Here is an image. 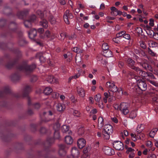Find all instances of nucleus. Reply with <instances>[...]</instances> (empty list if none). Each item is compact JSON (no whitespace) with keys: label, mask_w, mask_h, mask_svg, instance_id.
<instances>
[{"label":"nucleus","mask_w":158,"mask_h":158,"mask_svg":"<svg viewBox=\"0 0 158 158\" xmlns=\"http://www.w3.org/2000/svg\"><path fill=\"white\" fill-rule=\"evenodd\" d=\"M135 71L136 72L137 74L139 75V77L137 76L138 77V79H140V77H141L146 79L149 82L154 86H158L157 83L153 80L154 79H155L156 78L152 73H147L144 71L139 67L136 68Z\"/></svg>","instance_id":"nucleus-1"},{"label":"nucleus","mask_w":158,"mask_h":158,"mask_svg":"<svg viewBox=\"0 0 158 158\" xmlns=\"http://www.w3.org/2000/svg\"><path fill=\"white\" fill-rule=\"evenodd\" d=\"M113 131L112 126L109 124H106L102 131V137L105 139H108L110 138V135L112 133Z\"/></svg>","instance_id":"nucleus-2"},{"label":"nucleus","mask_w":158,"mask_h":158,"mask_svg":"<svg viewBox=\"0 0 158 158\" xmlns=\"http://www.w3.org/2000/svg\"><path fill=\"white\" fill-rule=\"evenodd\" d=\"M106 87L109 89V90L113 92L119 93L120 95L123 94V91L121 89H118L117 87L115 85L114 82L113 81H108L106 84Z\"/></svg>","instance_id":"nucleus-3"},{"label":"nucleus","mask_w":158,"mask_h":158,"mask_svg":"<svg viewBox=\"0 0 158 158\" xmlns=\"http://www.w3.org/2000/svg\"><path fill=\"white\" fill-rule=\"evenodd\" d=\"M129 105L126 102H122L119 106H117V109L121 111L122 113L124 115L127 114L129 112L128 108Z\"/></svg>","instance_id":"nucleus-4"},{"label":"nucleus","mask_w":158,"mask_h":158,"mask_svg":"<svg viewBox=\"0 0 158 158\" xmlns=\"http://www.w3.org/2000/svg\"><path fill=\"white\" fill-rule=\"evenodd\" d=\"M36 66L35 64H32L31 65H27L26 64H24L19 66L18 69L19 71L25 70L26 72H31L35 69Z\"/></svg>","instance_id":"nucleus-5"},{"label":"nucleus","mask_w":158,"mask_h":158,"mask_svg":"<svg viewBox=\"0 0 158 158\" xmlns=\"http://www.w3.org/2000/svg\"><path fill=\"white\" fill-rule=\"evenodd\" d=\"M31 87L30 86L27 85L24 88L22 93V95L23 97H27L28 99V103L30 105L31 103V99L28 96L29 93L31 91Z\"/></svg>","instance_id":"nucleus-6"},{"label":"nucleus","mask_w":158,"mask_h":158,"mask_svg":"<svg viewBox=\"0 0 158 158\" xmlns=\"http://www.w3.org/2000/svg\"><path fill=\"white\" fill-rule=\"evenodd\" d=\"M138 77L137 76H135V79L137 81V85L138 88L142 91H145L147 88V85L144 81L137 79Z\"/></svg>","instance_id":"nucleus-7"},{"label":"nucleus","mask_w":158,"mask_h":158,"mask_svg":"<svg viewBox=\"0 0 158 158\" xmlns=\"http://www.w3.org/2000/svg\"><path fill=\"white\" fill-rule=\"evenodd\" d=\"M73 16L72 13L70 12L68 10H67L64 15V19L65 22L67 24H69L70 23L69 19H72Z\"/></svg>","instance_id":"nucleus-8"},{"label":"nucleus","mask_w":158,"mask_h":158,"mask_svg":"<svg viewBox=\"0 0 158 158\" xmlns=\"http://www.w3.org/2000/svg\"><path fill=\"white\" fill-rule=\"evenodd\" d=\"M114 148L118 150H122L124 148L123 143L120 141H114L113 143Z\"/></svg>","instance_id":"nucleus-9"},{"label":"nucleus","mask_w":158,"mask_h":158,"mask_svg":"<svg viewBox=\"0 0 158 158\" xmlns=\"http://www.w3.org/2000/svg\"><path fill=\"white\" fill-rule=\"evenodd\" d=\"M102 149L106 155L111 156L114 154V150L108 147L104 146Z\"/></svg>","instance_id":"nucleus-10"},{"label":"nucleus","mask_w":158,"mask_h":158,"mask_svg":"<svg viewBox=\"0 0 158 158\" xmlns=\"http://www.w3.org/2000/svg\"><path fill=\"white\" fill-rule=\"evenodd\" d=\"M140 64L145 70L150 71H152V67L147 60H144V61L140 62Z\"/></svg>","instance_id":"nucleus-11"},{"label":"nucleus","mask_w":158,"mask_h":158,"mask_svg":"<svg viewBox=\"0 0 158 158\" xmlns=\"http://www.w3.org/2000/svg\"><path fill=\"white\" fill-rule=\"evenodd\" d=\"M127 63L128 66L132 69L135 71L138 67L135 66V62L132 59L128 58L127 60Z\"/></svg>","instance_id":"nucleus-12"},{"label":"nucleus","mask_w":158,"mask_h":158,"mask_svg":"<svg viewBox=\"0 0 158 158\" xmlns=\"http://www.w3.org/2000/svg\"><path fill=\"white\" fill-rule=\"evenodd\" d=\"M59 154L61 156H63L66 155L67 148L63 144H60L59 146Z\"/></svg>","instance_id":"nucleus-13"},{"label":"nucleus","mask_w":158,"mask_h":158,"mask_svg":"<svg viewBox=\"0 0 158 158\" xmlns=\"http://www.w3.org/2000/svg\"><path fill=\"white\" fill-rule=\"evenodd\" d=\"M110 14L113 16H116L117 15H122V12L120 10H118L115 7L113 6L110 8Z\"/></svg>","instance_id":"nucleus-14"},{"label":"nucleus","mask_w":158,"mask_h":158,"mask_svg":"<svg viewBox=\"0 0 158 158\" xmlns=\"http://www.w3.org/2000/svg\"><path fill=\"white\" fill-rule=\"evenodd\" d=\"M77 144L79 148L80 149L82 148L85 146L86 141L84 139L81 138L78 140Z\"/></svg>","instance_id":"nucleus-15"},{"label":"nucleus","mask_w":158,"mask_h":158,"mask_svg":"<svg viewBox=\"0 0 158 158\" xmlns=\"http://www.w3.org/2000/svg\"><path fill=\"white\" fill-rule=\"evenodd\" d=\"M77 92L79 96L83 98L85 96V91L84 89L80 87H77Z\"/></svg>","instance_id":"nucleus-16"},{"label":"nucleus","mask_w":158,"mask_h":158,"mask_svg":"<svg viewBox=\"0 0 158 158\" xmlns=\"http://www.w3.org/2000/svg\"><path fill=\"white\" fill-rule=\"evenodd\" d=\"M47 81L51 83H57L58 80L53 76H48L47 78Z\"/></svg>","instance_id":"nucleus-17"},{"label":"nucleus","mask_w":158,"mask_h":158,"mask_svg":"<svg viewBox=\"0 0 158 158\" xmlns=\"http://www.w3.org/2000/svg\"><path fill=\"white\" fill-rule=\"evenodd\" d=\"M71 154L72 156H73L77 158L79 156V152L77 148L76 147H74L71 150Z\"/></svg>","instance_id":"nucleus-18"},{"label":"nucleus","mask_w":158,"mask_h":158,"mask_svg":"<svg viewBox=\"0 0 158 158\" xmlns=\"http://www.w3.org/2000/svg\"><path fill=\"white\" fill-rule=\"evenodd\" d=\"M37 31L35 29H31L29 32V38L31 39H33L36 35Z\"/></svg>","instance_id":"nucleus-19"},{"label":"nucleus","mask_w":158,"mask_h":158,"mask_svg":"<svg viewBox=\"0 0 158 158\" xmlns=\"http://www.w3.org/2000/svg\"><path fill=\"white\" fill-rule=\"evenodd\" d=\"M104 125L103 119L102 117H99L98 120V127L101 129Z\"/></svg>","instance_id":"nucleus-20"},{"label":"nucleus","mask_w":158,"mask_h":158,"mask_svg":"<svg viewBox=\"0 0 158 158\" xmlns=\"http://www.w3.org/2000/svg\"><path fill=\"white\" fill-rule=\"evenodd\" d=\"M69 129V127L67 125H63L61 127V130L63 133H68L70 134L71 133V132Z\"/></svg>","instance_id":"nucleus-21"},{"label":"nucleus","mask_w":158,"mask_h":158,"mask_svg":"<svg viewBox=\"0 0 158 158\" xmlns=\"http://www.w3.org/2000/svg\"><path fill=\"white\" fill-rule=\"evenodd\" d=\"M28 11L27 10H25L23 11H19L17 15L19 18L22 19L24 15L27 13Z\"/></svg>","instance_id":"nucleus-22"},{"label":"nucleus","mask_w":158,"mask_h":158,"mask_svg":"<svg viewBox=\"0 0 158 158\" xmlns=\"http://www.w3.org/2000/svg\"><path fill=\"white\" fill-rule=\"evenodd\" d=\"M148 44L150 47L154 48L158 46V44L152 40L148 41Z\"/></svg>","instance_id":"nucleus-23"},{"label":"nucleus","mask_w":158,"mask_h":158,"mask_svg":"<svg viewBox=\"0 0 158 158\" xmlns=\"http://www.w3.org/2000/svg\"><path fill=\"white\" fill-rule=\"evenodd\" d=\"M65 106L64 104L59 103L56 105V109L59 111H61L65 109Z\"/></svg>","instance_id":"nucleus-24"},{"label":"nucleus","mask_w":158,"mask_h":158,"mask_svg":"<svg viewBox=\"0 0 158 158\" xmlns=\"http://www.w3.org/2000/svg\"><path fill=\"white\" fill-rule=\"evenodd\" d=\"M65 141L67 144H70L73 143V139L70 136H66L65 138Z\"/></svg>","instance_id":"nucleus-25"},{"label":"nucleus","mask_w":158,"mask_h":158,"mask_svg":"<svg viewBox=\"0 0 158 158\" xmlns=\"http://www.w3.org/2000/svg\"><path fill=\"white\" fill-rule=\"evenodd\" d=\"M131 136L132 139L134 141H136L137 139H141L140 135L138 133L136 135L135 134L131 133Z\"/></svg>","instance_id":"nucleus-26"},{"label":"nucleus","mask_w":158,"mask_h":158,"mask_svg":"<svg viewBox=\"0 0 158 158\" xmlns=\"http://www.w3.org/2000/svg\"><path fill=\"white\" fill-rule=\"evenodd\" d=\"M103 54L105 56L107 57H110L112 56V52L109 49L104 51Z\"/></svg>","instance_id":"nucleus-27"},{"label":"nucleus","mask_w":158,"mask_h":158,"mask_svg":"<svg viewBox=\"0 0 158 158\" xmlns=\"http://www.w3.org/2000/svg\"><path fill=\"white\" fill-rule=\"evenodd\" d=\"M52 91V89L49 87H47L44 90V93L46 95H48Z\"/></svg>","instance_id":"nucleus-28"},{"label":"nucleus","mask_w":158,"mask_h":158,"mask_svg":"<svg viewBox=\"0 0 158 158\" xmlns=\"http://www.w3.org/2000/svg\"><path fill=\"white\" fill-rule=\"evenodd\" d=\"M48 23L47 21L45 19L42 20L40 22V25L45 28H46L48 27Z\"/></svg>","instance_id":"nucleus-29"},{"label":"nucleus","mask_w":158,"mask_h":158,"mask_svg":"<svg viewBox=\"0 0 158 158\" xmlns=\"http://www.w3.org/2000/svg\"><path fill=\"white\" fill-rule=\"evenodd\" d=\"M136 116V111L135 110H133L131 112L129 115L130 117L134 119Z\"/></svg>","instance_id":"nucleus-30"},{"label":"nucleus","mask_w":158,"mask_h":158,"mask_svg":"<svg viewBox=\"0 0 158 158\" xmlns=\"http://www.w3.org/2000/svg\"><path fill=\"white\" fill-rule=\"evenodd\" d=\"M157 130L158 129L157 128H155L152 129L149 135L150 137L152 138H153Z\"/></svg>","instance_id":"nucleus-31"},{"label":"nucleus","mask_w":158,"mask_h":158,"mask_svg":"<svg viewBox=\"0 0 158 158\" xmlns=\"http://www.w3.org/2000/svg\"><path fill=\"white\" fill-rule=\"evenodd\" d=\"M59 130H55L54 134V137L55 139H58L60 137Z\"/></svg>","instance_id":"nucleus-32"},{"label":"nucleus","mask_w":158,"mask_h":158,"mask_svg":"<svg viewBox=\"0 0 158 158\" xmlns=\"http://www.w3.org/2000/svg\"><path fill=\"white\" fill-rule=\"evenodd\" d=\"M49 20L51 24H56L57 22L56 19L52 16H50Z\"/></svg>","instance_id":"nucleus-33"},{"label":"nucleus","mask_w":158,"mask_h":158,"mask_svg":"<svg viewBox=\"0 0 158 158\" xmlns=\"http://www.w3.org/2000/svg\"><path fill=\"white\" fill-rule=\"evenodd\" d=\"M31 22L29 20L25 21L24 23V24L26 27L30 28L31 26Z\"/></svg>","instance_id":"nucleus-34"},{"label":"nucleus","mask_w":158,"mask_h":158,"mask_svg":"<svg viewBox=\"0 0 158 158\" xmlns=\"http://www.w3.org/2000/svg\"><path fill=\"white\" fill-rule=\"evenodd\" d=\"M60 126V124L58 122H57L54 125L53 128L54 131L59 130Z\"/></svg>","instance_id":"nucleus-35"},{"label":"nucleus","mask_w":158,"mask_h":158,"mask_svg":"<svg viewBox=\"0 0 158 158\" xmlns=\"http://www.w3.org/2000/svg\"><path fill=\"white\" fill-rule=\"evenodd\" d=\"M65 37V33L61 32L60 34V35L58 36L59 39L61 41H63Z\"/></svg>","instance_id":"nucleus-36"},{"label":"nucleus","mask_w":158,"mask_h":158,"mask_svg":"<svg viewBox=\"0 0 158 158\" xmlns=\"http://www.w3.org/2000/svg\"><path fill=\"white\" fill-rule=\"evenodd\" d=\"M142 124L138 125L137 128V132L139 135L141 133L143 130V127H142Z\"/></svg>","instance_id":"nucleus-37"},{"label":"nucleus","mask_w":158,"mask_h":158,"mask_svg":"<svg viewBox=\"0 0 158 158\" xmlns=\"http://www.w3.org/2000/svg\"><path fill=\"white\" fill-rule=\"evenodd\" d=\"M148 52L149 55L152 56H156V53L154 52L150 48H148Z\"/></svg>","instance_id":"nucleus-38"},{"label":"nucleus","mask_w":158,"mask_h":158,"mask_svg":"<svg viewBox=\"0 0 158 158\" xmlns=\"http://www.w3.org/2000/svg\"><path fill=\"white\" fill-rule=\"evenodd\" d=\"M72 50L77 53H80L82 52V50H81V49H79L77 47H75L73 48L72 49Z\"/></svg>","instance_id":"nucleus-39"},{"label":"nucleus","mask_w":158,"mask_h":158,"mask_svg":"<svg viewBox=\"0 0 158 158\" xmlns=\"http://www.w3.org/2000/svg\"><path fill=\"white\" fill-rule=\"evenodd\" d=\"M101 95L100 94H98L95 96L94 99L97 102H99L101 100Z\"/></svg>","instance_id":"nucleus-40"},{"label":"nucleus","mask_w":158,"mask_h":158,"mask_svg":"<svg viewBox=\"0 0 158 158\" xmlns=\"http://www.w3.org/2000/svg\"><path fill=\"white\" fill-rule=\"evenodd\" d=\"M73 114L74 116L77 117H79L80 116V112L77 110H73Z\"/></svg>","instance_id":"nucleus-41"},{"label":"nucleus","mask_w":158,"mask_h":158,"mask_svg":"<svg viewBox=\"0 0 158 158\" xmlns=\"http://www.w3.org/2000/svg\"><path fill=\"white\" fill-rule=\"evenodd\" d=\"M109 48L108 44L106 43H104L102 45V48L104 51L108 49Z\"/></svg>","instance_id":"nucleus-42"},{"label":"nucleus","mask_w":158,"mask_h":158,"mask_svg":"<svg viewBox=\"0 0 158 158\" xmlns=\"http://www.w3.org/2000/svg\"><path fill=\"white\" fill-rule=\"evenodd\" d=\"M152 99L154 103H158V95H154L152 98Z\"/></svg>","instance_id":"nucleus-43"},{"label":"nucleus","mask_w":158,"mask_h":158,"mask_svg":"<svg viewBox=\"0 0 158 158\" xmlns=\"http://www.w3.org/2000/svg\"><path fill=\"white\" fill-rule=\"evenodd\" d=\"M125 33L126 31H121L117 34L116 37L117 38H119V37H121Z\"/></svg>","instance_id":"nucleus-44"},{"label":"nucleus","mask_w":158,"mask_h":158,"mask_svg":"<svg viewBox=\"0 0 158 158\" xmlns=\"http://www.w3.org/2000/svg\"><path fill=\"white\" fill-rule=\"evenodd\" d=\"M140 47L143 49H145L146 46L145 43L143 41H141L139 42Z\"/></svg>","instance_id":"nucleus-45"},{"label":"nucleus","mask_w":158,"mask_h":158,"mask_svg":"<svg viewBox=\"0 0 158 158\" xmlns=\"http://www.w3.org/2000/svg\"><path fill=\"white\" fill-rule=\"evenodd\" d=\"M105 97L103 98V101L105 103H106L107 102V98L109 97V95L107 93L105 92L104 93Z\"/></svg>","instance_id":"nucleus-46"},{"label":"nucleus","mask_w":158,"mask_h":158,"mask_svg":"<svg viewBox=\"0 0 158 158\" xmlns=\"http://www.w3.org/2000/svg\"><path fill=\"white\" fill-rule=\"evenodd\" d=\"M36 13L37 14L39 15L40 18H42L44 17V15L43 12H42L41 10H38L37 11Z\"/></svg>","instance_id":"nucleus-47"},{"label":"nucleus","mask_w":158,"mask_h":158,"mask_svg":"<svg viewBox=\"0 0 158 158\" xmlns=\"http://www.w3.org/2000/svg\"><path fill=\"white\" fill-rule=\"evenodd\" d=\"M136 31L137 33L139 34H142L143 32L142 28L140 27H137L136 29Z\"/></svg>","instance_id":"nucleus-48"},{"label":"nucleus","mask_w":158,"mask_h":158,"mask_svg":"<svg viewBox=\"0 0 158 158\" xmlns=\"http://www.w3.org/2000/svg\"><path fill=\"white\" fill-rule=\"evenodd\" d=\"M43 13L44 15V16H48L50 14V12L48 10H44Z\"/></svg>","instance_id":"nucleus-49"},{"label":"nucleus","mask_w":158,"mask_h":158,"mask_svg":"<svg viewBox=\"0 0 158 158\" xmlns=\"http://www.w3.org/2000/svg\"><path fill=\"white\" fill-rule=\"evenodd\" d=\"M36 18V17L35 15H32L30 18L29 20L31 21V23L33 22Z\"/></svg>","instance_id":"nucleus-50"},{"label":"nucleus","mask_w":158,"mask_h":158,"mask_svg":"<svg viewBox=\"0 0 158 158\" xmlns=\"http://www.w3.org/2000/svg\"><path fill=\"white\" fill-rule=\"evenodd\" d=\"M19 77V76L15 74L14 75H13L11 77V79L13 80H15L17 79Z\"/></svg>","instance_id":"nucleus-51"},{"label":"nucleus","mask_w":158,"mask_h":158,"mask_svg":"<svg viewBox=\"0 0 158 158\" xmlns=\"http://www.w3.org/2000/svg\"><path fill=\"white\" fill-rule=\"evenodd\" d=\"M123 37L128 40L130 39V36L129 34H125L123 35Z\"/></svg>","instance_id":"nucleus-52"},{"label":"nucleus","mask_w":158,"mask_h":158,"mask_svg":"<svg viewBox=\"0 0 158 158\" xmlns=\"http://www.w3.org/2000/svg\"><path fill=\"white\" fill-rule=\"evenodd\" d=\"M43 114L44 115H52V112L51 111L49 110L48 112H44Z\"/></svg>","instance_id":"nucleus-53"},{"label":"nucleus","mask_w":158,"mask_h":158,"mask_svg":"<svg viewBox=\"0 0 158 158\" xmlns=\"http://www.w3.org/2000/svg\"><path fill=\"white\" fill-rule=\"evenodd\" d=\"M10 88L9 87L6 86L5 88L4 92L6 93H8L10 91Z\"/></svg>","instance_id":"nucleus-54"},{"label":"nucleus","mask_w":158,"mask_h":158,"mask_svg":"<svg viewBox=\"0 0 158 158\" xmlns=\"http://www.w3.org/2000/svg\"><path fill=\"white\" fill-rule=\"evenodd\" d=\"M84 129L83 128H80L79 130L78 133L80 135H82L84 133Z\"/></svg>","instance_id":"nucleus-55"},{"label":"nucleus","mask_w":158,"mask_h":158,"mask_svg":"<svg viewBox=\"0 0 158 158\" xmlns=\"http://www.w3.org/2000/svg\"><path fill=\"white\" fill-rule=\"evenodd\" d=\"M41 62H44L45 61V58L43 56H40L39 58Z\"/></svg>","instance_id":"nucleus-56"},{"label":"nucleus","mask_w":158,"mask_h":158,"mask_svg":"<svg viewBox=\"0 0 158 158\" xmlns=\"http://www.w3.org/2000/svg\"><path fill=\"white\" fill-rule=\"evenodd\" d=\"M124 63L121 61H119L118 62V66L119 67L121 68H123L124 66Z\"/></svg>","instance_id":"nucleus-57"},{"label":"nucleus","mask_w":158,"mask_h":158,"mask_svg":"<svg viewBox=\"0 0 158 158\" xmlns=\"http://www.w3.org/2000/svg\"><path fill=\"white\" fill-rule=\"evenodd\" d=\"M126 148L127 149V151L126 152L127 153H128L129 152H131L132 151L134 150L131 148H127L126 147Z\"/></svg>","instance_id":"nucleus-58"},{"label":"nucleus","mask_w":158,"mask_h":158,"mask_svg":"<svg viewBox=\"0 0 158 158\" xmlns=\"http://www.w3.org/2000/svg\"><path fill=\"white\" fill-rule=\"evenodd\" d=\"M34 106L35 109H38L40 108V105L39 103H36L34 104Z\"/></svg>","instance_id":"nucleus-59"},{"label":"nucleus","mask_w":158,"mask_h":158,"mask_svg":"<svg viewBox=\"0 0 158 158\" xmlns=\"http://www.w3.org/2000/svg\"><path fill=\"white\" fill-rule=\"evenodd\" d=\"M50 32L49 31H47L45 33V36L48 38L50 37Z\"/></svg>","instance_id":"nucleus-60"},{"label":"nucleus","mask_w":158,"mask_h":158,"mask_svg":"<svg viewBox=\"0 0 158 158\" xmlns=\"http://www.w3.org/2000/svg\"><path fill=\"white\" fill-rule=\"evenodd\" d=\"M149 24L150 26H151L152 27L154 26V20H153V19H150Z\"/></svg>","instance_id":"nucleus-61"},{"label":"nucleus","mask_w":158,"mask_h":158,"mask_svg":"<svg viewBox=\"0 0 158 158\" xmlns=\"http://www.w3.org/2000/svg\"><path fill=\"white\" fill-rule=\"evenodd\" d=\"M153 36L155 39L158 40V33H154Z\"/></svg>","instance_id":"nucleus-62"},{"label":"nucleus","mask_w":158,"mask_h":158,"mask_svg":"<svg viewBox=\"0 0 158 158\" xmlns=\"http://www.w3.org/2000/svg\"><path fill=\"white\" fill-rule=\"evenodd\" d=\"M115 18H114V17H110V16H107L106 17V20H114V19H115Z\"/></svg>","instance_id":"nucleus-63"},{"label":"nucleus","mask_w":158,"mask_h":158,"mask_svg":"<svg viewBox=\"0 0 158 158\" xmlns=\"http://www.w3.org/2000/svg\"><path fill=\"white\" fill-rule=\"evenodd\" d=\"M76 38V36L74 35H72L69 37V39L70 40H73Z\"/></svg>","instance_id":"nucleus-64"}]
</instances>
